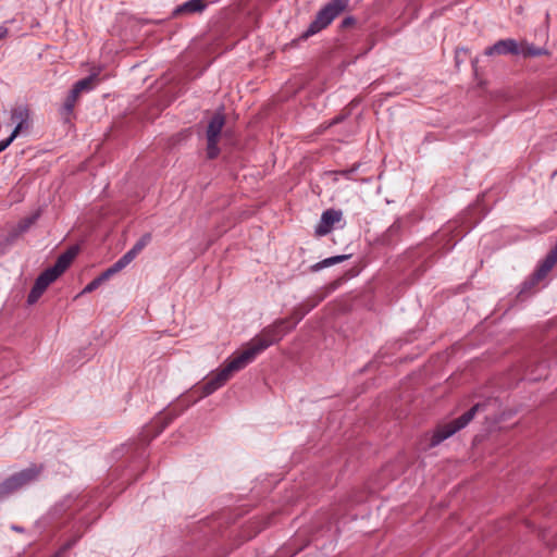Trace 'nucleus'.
I'll return each instance as SVG.
<instances>
[{"label": "nucleus", "mask_w": 557, "mask_h": 557, "mask_svg": "<svg viewBox=\"0 0 557 557\" xmlns=\"http://www.w3.org/2000/svg\"><path fill=\"white\" fill-rule=\"evenodd\" d=\"M77 98H78V95H76L74 91L71 90L69 96L65 99L63 107H62L63 115H70L73 112V109L75 107Z\"/></svg>", "instance_id": "obj_17"}, {"label": "nucleus", "mask_w": 557, "mask_h": 557, "mask_svg": "<svg viewBox=\"0 0 557 557\" xmlns=\"http://www.w3.org/2000/svg\"><path fill=\"white\" fill-rule=\"evenodd\" d=\"M9 30L5 26L1 25L0 26V40L3 39L4 37H7Z\"/></svg>", "instance_id": "obj_29"}, {"label": "nucleus", "mask_w": 557, "mask_h": 557, "mask_svg": "<svg viewBox=\"0 0 557 557\" xmlns=\"http://www.w3.org/2000/svg\"><path fill=\"white\" fill-rule=\"evenodd\" d=\"M205 9H206V3L203 2V0H189V1H186L185 3L178 5L174 10V15L201 12Z\"/></svg>", "instance_id": "obj_11"}, {"label": "nucleus", "mask_w": 557, "mask_h": 557, "mask_svg": "<svg viewBox=\"0 0 557 557\" xmlns=\"http://www.w3.org/2000/svg\"><path fill=\"white\" fill-rule=\"evenodd\" d=\"M116 273H119V271L116 269H114L113 265H111L106 271H103L98 277L103 283V282L108 281L110 277H112L113 275H115Z\"/></svg>", "instance_id": "obj_20"}, {"label": "nucleus", "mask_w": 557, "mask_h": 557, "mask_svg": "<svg viewBox=\"0 0 557 557\" xmlns=\"http://www.w3.org/2000/svg\"><path fill=\"white\" fill-rule=\"evenodd\" d=\"M13 530H15V531H22V529H21V528H18V527H13Z\"/></svg>", "instance_id": "obj_30"}, {"label": "nucleus", "mask_w": 557, "mask_h": 557, "mask_svg": "<svg viewBox=\"0 0 557 557\" xmlns=\"http://www.w3.org/2000/svg\"><path fill=\"white\" fill-rule=\"evenodd\" d=\"M11 121L15 123V128L9 136L11 139H15L16 136L27 131L29 127V110L26 106H17L11 111Z\"/></svg>", "instance_id": "obj_7"}, {"label": "nucleus", "mask_w": 557, "mask_h": 557, "mask_svg": "<svg viewBox=\"0 0 557 557\" xmlns=\"http://www.w3.org/2000/svg\"><path fill=\"white\" fill-rule=\"evenodd\" d=\"M547 256L550 257V259H554L557 261V242H556L555 247L548 252Z\"/></svg>", "instance_id": "obj_28"}, {"label": "nucleus", "mask_w": 557, "mask_h": 557, "mask_svg": "<svg viewBox=\"0 0 557 557\" xmlns=\"http://www.w3.org/2000/svg\"><path fill=\"white\" fill-rule=\"evenodd\" d=\"M343 218V213L339 210L335 209H329L325 210L321 219L315 226L314 233L317 236H325L327 235L332 230L335 223L339 222Z\"/></svg>", "instance_id": "obj_8"}, {"label": "nucleus", "mask_w": 557, "mask_h": 557, "mask_svg": "<svg viewBox=\"0 0 557 557\" xmlns=\"http://www.w3.org/2000/svg\"><path fill=\"white\" fill-rule=\"evenodd\" d=\"M358 166V164H355L350 169L339 171L338 174L346 178H350L351 174L357 171Z\"/></svg>", "instance_id": "obj_23"}, {"label": "nucleus", "mask_w": 557, "mask_h": 557, "mask_svg": "<svg viewBox=\"0 0 557 557\" xmlns=\"http://www.w3.org/2000/svg\"><path fill=\"white\" fill-rule=\"evenodd\" d=\"M331 265H334L332 257L326 258V259L320 261L319 263H317L314 265V269L315 270H320V269L327 268V267H331Z\"/></svg>", "instance_id": "obj_22"}, {"label": "nucleus", "mask_w": 557, "mask_h": 557, "mask_svg": "<svg viewBox=\"0 0 557 557\" xmlns=\"http://www.w3.org/2000/svg\"><path fill=\"white\" fill-rule=\"evenodd\" d=\"M151 235L149 233L144 234L136 244L128 250V252L136 258L137 255L150 243Z\"/></svg>", "instance_id": "obj_16"}, {"label": "nucleus", "mask_w": 557, "mask_h": 557, "mask_svg": "<svg viewBox=\"0 0 557 557\" xmlns=\"http://www.w3.org/2000/svg\"><path fill=\"white\" fill-rule=\"evenodd\" d=\"M355 23V18L352 16L345 17L342 21V27H348Z\"/></svg>", "instance_id": "obj_24"}, {"label": "nucleus", "mask_w": 557, "mask_h": 557, "mask_svg": "<svg viewBox=\"0 0 557 557\" xmlns=\"http://www.w3.org/2000/svg\"><path fill=\"white\" fill-rule=\"evenodd\" d=\"M225 119L222 113H215L210 120L207 127V156L209 159L218 157L220 149L218 140L224 126Z\"/></svg>", "instance_id": "obj_6"}, {"label": "nucleus", "mask_w": 557, "mask_h": 557, "mask_svg": "<svg viewBox=\"0 0 557 557\" xmlns=\"http://www.w3.org/2000/svg\"><path fill=\"white\" fill-rule=\"evenodd\" d=\"M521 48L519 44L511 38L496 41L493 46L485 49V55L494 54H520Z\"/></svg>", "instance_id": "obj_9"}, {"label": "nucleus", "mask_w": 557, "mask_h": 557, "mask_svg": "<svg viewBox=\"0 0 557 557\" xmlns=\"http://www.w3.org/2000/svg\"><path fill=\"white\" fill-rule=\"evenodd\" d=\"M282 323H284L283 320H277L273 324L264 327L260 334L255 336L248 343L247 347L240 354L232 358L222 369L226 375L231 379L235 372L246 368L267 348L278 343L285 336V332L280 331V325Z\"/></svg>", "instance_id": "obj_1"}, {"label": "nucleus", "mask_w": 557, "mask_h": 557, "mask_svg": "<svg viewBox=\"0 0 557 557\" xmlns=\"http://www.w3.org/2000/svg\"><path fill=\"white\" fill-rule=\"evenodd\" d=\"M39 214L35 213L32 216L25 218L20 221L14 234L12 235V240H14L20 234L25 233L38 219Z\"/></svg>", "instance_id": "obj_15"}, {"label": "nucleus", "mask_w": 557, "mask_h": 557, "mask_svg": "<svg viewBox=\"0 0 557 557\" xmlns=\"http://www.w3.org/2000/svg\"><path fill=\"white\" fill-rule=\"evenodd\" d=\"M78 247L72 246L66 251L61 253L55 263L46 269L35 281L33 288L30 289L27 302L34 305L41 297L47 287L53 283L72 263L74 258L78 253Z\"/></svg>", "instance_id": "obj_2"}, {"label": "nucleus", "mask_w": 557, "mask_h": 557, "mask_svg": "<svg viewBox=\"0 0 557 557\" xmlns=\"http://www.w3.org/2000/svg\"><path fill=\"white\" fill-rule=\"evenodd\" d=\"M547 256L550 257V259H554L557 261V242H556L555 247L548 252Z\"/></svg>", "instance_id": "obj_27"}, {"label": "nucleus", "mask_w": 557, "mask_h": 557, "mask_svg": "<svg viewBox=\"0 0 557 557\" xmlns=\"http://www.w3.org/2000/svg\"><path fill=\"white\" fill-rule=\"evenodd\" d=\"M308 310L296 309L289 319H282L284 323L280 325V331L285 332V335L293 330L305 317Z\"/></svg>", "instance_id": "obj_12"}, {"label": "nucleus", "mask_w": 557, "mask_h": 557, "mask_svg": "<svg viewBox=\"0 0 557 557\" xmlns=\"http://www.w3.org/2000/svg\"><path fill=\"white\" fill-rule=\"evenodd\" d=\"M97 77V74H91L83 79H79L76 82L72 88V91H74L76 95L79 96L83 91H89L94 88V82Z\"/></svg>", "instance_id": "obj_13"}, {"label": "nucleus", "mask_w": 557, "mask_h": 557, "mask_svg": "<svg viewBox=\"0 0 557 557\" xmlns=\"http://www.w3.org/2000/svg\"><path fill=\"white\" fill-rule=\"evenodd\" d=\"M38 469L36 467H30L27 469H23L20 472L12 474L10 478L4 480L0 484V500L7 498L10 494L20 490L24 485L33 482L38 476Z\"/></svg>", "instance_id": "obj_5"}, {"label": "nucleus", "mask_w": 557, "mask_h": 557, "mask_svg": "<svg viewBox=\"0 0 557 557\" xmlns=\"http://www.w3.org/2000/svg\"><path fill=\"white\" fill-rule=\"evenodd\" d=\"M228 380L230 377L221 369L213 377H211L208 382L203 384L201 397H207L211 395L216 389L222 387Z\"/></svg>", "instance_id": "obj_10"}, {"label": "nucleus", "mask_w": 557, "mask_h": 557, "mask_svg": "<svg viewBox=\"0 0 557 557\" xmlns=\"http://www.w3.org/2000/svg\"><path fill=\"white\" fill-rule=\"evenodd\" d=\"M347 258H348V256H347V255H338V256H334V257H332V259H333V263H334V264L339 263V262H343V261H345Z\"/></svg>", "instance_id": "obj_26"}, {"label": "nucleus", "mask_w": 557, "mask_h": 557, "mask_svg": "<svg viewBox=\"0 0 557 557\" xmlns=\"http://www.w3.org/2000/svg\"><path fill=\"white\" fill-rule=\"evenodd\" d=\"M486 404H475L467 412L459 418L440 425L433 433L430 442V447L440 445L443 441L454 435L456 432L466 428L475 417V414L485 408Z\"/></svg>", "instance_id": "obj_4"}, {"label": "nucleus", "mask_w": 557, "mask_h": 557, "mask_svg": "<svg viewBox=\"0 0 557 557\" xmlns=\"http://www.w3.org/2000/svg\"><path fill=\"white\" fill-rule=\"evenodd\" d=\"M135 258L127 251L124 253L119 260H116L112 265L119 272L126 268Z\"/></svg>", "instance_id": "obj_18"}, {"label": "nucleus", "mask_w": 557, "mask_h": 557, "mask_svg": "<svg viewBox=\"0 0 557 557\" xmlns=\"http://www.w3.org/2000/svg\"><path fill=\"white\" fill-rule=\"evenodd\" d=\"M556 260L554 259H550V257L546 256L545 259L542 261V263L540 264V267L537 268V270L535 271L534 273V280L535 281H541L543 280L547 273L553 269V267L556 264Z\"/></svg>", "instance_id": "obj_14"}, {"label": "nucleus", "mask_w": 557, "mask_h": 557, "mask_svg": "<svg viewBox=\"0 0 557 557\" xmlns=\"http://www.w3.org/2000/svg\"><path fill=\"white\" fill-rule=\"evenodd\" d=\"M13 141L10 137L0 141V152H2Z\"/></svg>", "instance_id": "obj_25"}, {"label": "nucleus", "mask_w": 557, "mask_h": 557, "mask_svg": "<svg viewBox=\"0 0 557 557\" xmlns=\"http://www.w3.org/2000/svg\"><path fill=\"white\" fill-rule=\"evenodd\" d=\"M520 53L523 55L536 57L541 55L543 53V50L540 48H535L534 46H529L525 50L521 49Z\"/></svg>", "instance_id": "obj_21"}, {"label": "nucleus", "mask_w": 557, "mask_h": 557, "mask_svg": "<svg viewBox=\"0 0 557 557\" xmlns=\"http://www.w3.org/2000/svg\"><path fill=\"white\" fill-rule=\"evenodd\" d=\"M101 284H102V282H101V281H100V278L97 276L96 278H94L91 282H89V283L84 287V289L82 290V294L91 293V292H94L95 289H97Z\"/></svg>", "instance_id": "obj_19"}, {"label": "nucleus", "mask_w": 557, "mask_h": 557, "mask_svg": "<svg viewBox=\"0 0 557 557\" xmlns=\"http://www.w3.org/2000/svg\"><path fill=\"white\" fill-rule=\"evenodd\" d=\"M350 0H331L317 13L314 20L304 32L302 38L307 39L326 28L343 11Z\"/></svg>", "instance_id": "obj_3"}]
</instances>
